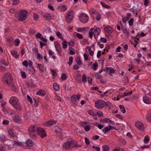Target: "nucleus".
I'll use <instances>...</instances> for the list:
<instances>
[{
  "label": "nucleus",
  "mask_w": 151,
  "mask_h": 151,
  "mask_svg": "<svg viewBox=\"0 0 151 151\" xmlns=\"http://www.w3.org/2000/svg\"><path fill=\"white\" fill-rule=\"evenodd\" d=\"M9 102L16 109L20 110L22 109V107L17 97H12L9 100Z\"/></svg>",
  "instance_id": "f257e3e1"
},
{
  "label": "nucleus",
  "mask_w": 151,
  "mask_h": 151,
  "mask_svg": "<svg viewBox=\"0 0 151 151\" xmlns=\"http://www.w3.org/2000/svg\"><path fill=\"white\" fill-rule=\"evenodd\" d=\"M63 147L66 149H70L74 147L77 148L79 146L77 144H75L74 141H69L65 142L63 145Z\"/></svg>",
  "instance_id": "f03ea898"
},
{
  "label": "nucleus",
  "mask_w": 151,
  "mask_h": 151,
  "mask_svg": "<svg viewBox=\"0 0 151 151\" xmlns=\"http://www.w3.org/2000/svg\"><path fill=\"white\" fill-rule=\"evenodd\" d=\"M13 80L10 73H8L4 75L2 81L4 83H6L8 85L13 83Z\"/></svg>",
  "instance_id": "7ed1b4c3"
},
{
  "label": "nucleus",
  "mask_w": 151,
  "mask_h": 151,
  "mask_svg": "<svg viewBox=\"0 0 151 151\" xmlns=\"http://www.w3.org/2000/svg\"><path fill=\"white\" fill-rule=\"evenodd\" d=\"M37 127L34 125H31L29 127L28 131L29 134L31 137L32 139H35L37 137V134H36V131H37Z\"/></svg>",
  "instance_id": "20e7f679"
},
{
  "label": "nucleus",
  "mask_w": 151,
  "mask_h": 151,
  "mask_svg": "<svg viewBox=\"0 0 151 151\" xmlns=\"http://www.w3.org/2000/svg\"><path fill=\"white\" fill-rule=\"evenodd\" d=\"M27 12L24 10H21L19 11L18 15L19 16V21H23L25 20L27 17Z\"/></svg>",
  "instance_id": "39448f33"
},
{
  "label": "nucleus",
  "mask_w": 151,
  "mask_h": 151,
  "mask_svg": "<svg viewBox=\"0 0 151 151\" xmlns=\"http://www.w3.org/2000/svg\"><path fill=\"white\" fill-rule=\"evenodd\" d=\"M81 96V95L79 93L77 94V95L75 94L73 95L71 97V102L74 105L77 104Z\"/></svg>",
  "instance_id": "423d86ee"
},
{
  "label": "nucleus",
  "mask_w": 151,
  "mask_h": 151,
  "mask_svg": "<svg viewBox=\"0 0 151 151\" xmlns=\"http://www.w3.org/2000/svg\"><path fill=\"white\" fill-rule=\"evenodd\" d=\"M106 103L104 101L102 100H99V101H95V107L98 109H101L103 107Z\"/></svg>",
  "instance_id": "0eeeda50"
},
{
  "label": "nucleus",
  "mask_w": 151,
  "mask_h": 151,
  "mask_svg": "<svg viewBox=\"0 0 151 151\" xmlns=\"http://www.w3.org/2000/svg\"><path fill=\"white\" fill-rule=\"evenodd\" d=\"M37 132L38 134L42 138L46 137L47 136L45 130L42 128L38 127Z\"/></svg>",
  "instance_id": "6e6552de"
},
{
  "label": "nucleus",
  "mask_w": 151,
  "mask_h": 151,
  "mask_svg": "<svg viewBox=\"0 0 151 151\" xmlns=\"http://www.w3.org/2000/svg\"><path fill=\"white\" fill-rule=\"evenodd\" d=\"M66 19L67 22L68 23H71L73 19V16L71 12H68L66 15Z\"/></svg>",
  "instance_id": "1a4fd4ad"
},
{
  "label": "nucleus",
  "mask_w": 151,
  "mask_h": 151,
  "mask_svg": "<svg viewBox=\"0 0 151 151\" xmlns=\"http://www.w3.org/2000/svg\"><path fill=\"white\" fill-rule=\"evenodd\" d=\"M82 78V81L84 83L85 82V74L84 73L83 76L79 74H78L75 77V79L78 82L81 83V79Z\"/></svg>",
  "instance_id": "9d476101"
},
{
  "label": "nucleus",
  "mask_w": 151,
  "mask_h": 151,
  "mask_svg": "<svg viewBox=\"0 0 151 151\" xmlns=\"http://www.w3.org/2000/svg\"><path fill=\"white\" fill-rule=\"evenodd\" d=\"M135 127L139 130L143 131L144 129V124L140 122H137L135 123Z\"/></svg>",
  "instance_id": "9b49d317"
},
{
  "label": "nucleus",
  "mask_w": 151,
  "mask_h": 151,
  "mask_svg": "<svg viewBox=\"0 0 151 151\" xmlns=\"http://www.w3.org/2000/svg\"><path fill=\"white\" fill-rule=\"evenodd\" d=\"M100 32L101 30L99 27H97L94 29L93 32V35L95 39H97L98 36L100 33Z\"/></svg>",
  "instance_id": "f8f14e48"
},
{
  "label": "nucleus",
  "mask_w": 151,
  "mask_h": 151,
  "mask_svg": "<svg viewBox=\"0 0 151 151\" xmlns=\"http://www.w3.org/2000/svg\"><path fill=\"white\" fill-rule=\"evenodd\" d=\"M55 45L56 51L59 53H61L62 52V48L59 44L57 42H56L55 43Z\"/></svg>",
  "instance_id": "ddd939ff"
},
{
  "label": "nucleus",
  "mask_w": 151,
  "mask_h": 151,
  "mask_svg": "<svg viewBox=\"0 0 151 151\" xmlns=\"http://www.w3.org/2000/svg\"><path fill=\"white\" fill-rule=\"evenodd\" d=\"M43 17L48 21L50 20L53 17L52 14L50 13H47L43 15Z\"/></svg>",
  "instance_id": "4468645a"
},
{
  "label": "nucleus",
  "mask_w": 151,
  "mask_h": 151,
  "mask_svg": "<svg viewBox=\"0 0 151 151\" xmlns=\"http://www.w3.org/2000/svg\"><path fill=\"white\" fill-rule=\"evenodd\" d=\"M56 121L53 120H50L47 121L44 123V125L45 126L48 127L50 125H52L53 124H55Z\"/></svg>",
  "instance_id": "2eb2a0df"
},
{
  "label": "nucleus",
  "mask_w": 151,
  "mask_h": 151,
  "mask_svg": "<svg viewBox=\"0 0 151 151\" xmlns=\"http://www.w3.org/2000/svg\"><path fill=\"white\" fill-rule=\"evenodd\" d=\"M143 101L145 103L147 104H151V99H150L149 97L146 96L143 97Z\"/></svg>",
  "instance_id": "dca6fc26"
},
{
  "label": "nucleus",
  "mask_w": 151,
  "mask_h": 151,
  "mask_svg": "<svg viewBox=\"0 0 151 151\" xmlns=\"http://www.w3.org/2000/svg\"><path fill=\"white\" fill-rule=\"evenodd\" d=\"M36 94L38 95L44 96L46 94V92L43 90H40L37 91Z\"/></svg>",
  "instance_id": "f3484780"
},
{
  "label": "nucleus",
  "mask_w": 151,
  "mask_h": 151,
  "mask_svg": "<svg viewBox=\"0 0 151 151\" xmlns=\"http://www.w3.org/2000/svg\"><path fill=\"white\" fill-rule=\"evenodd\" d=\"M11 54L16 59H18L19 57V55L16 51H13L11 52Z\"/></svg>",
  "instance_id": "a211bd4d"
},
{
  "label": "nucleus",
  "mask_w": 151,
  "mask_h": 151,
  "mask_svg": "<svg viewBox=\"0 0 151 151\" xmlns=\"http://www.w3.org/2000/svg\"><path fill=\"white\" fill-rule=\"evenodd\" d=\"M104 30L106 32L108 33H111L112 32V29L109 26H107L105 27Z\"/></svg>",
  "instance_id": "6ab92c4d"
},
{
  "label": "nucleus",
  "mask_w": 151,
  "mask_h": 151,
  "mask_svg": "<svg viewBox=\"0 0 151 151\" xmlns=\"http://www.w3.org/2000/svg\"><path fill=\"white\" fill-rule=\"evenodd\" d=\"M13 119L15 122H19L21 120V119L20 117L18 115L15 116L13 118Z\"/></svg>",
  "instance_id": "aec40b11"
},
{
  "label": "nucleus",
  "mask_w": 151,
  "mask_h": 151,
  "mask_svg": "<svg viewBox=\"0 0 151 151\" xmlns=\"http://www.w3.org/2000/svg\"><path fill=\"white\" fill-rule=\"evenodd\" d=\"M84 14L83 13H81L80 15L79 19L80 21L81 22L83 23H85V22L84 21Z\"/></svg>",
  "instance_id": "412c9836"
},
{
  "label": "nucleus",
  "mask_w": 151,
  "mask_h": 151,
  "mask_svg": "<svg viewBox=\"0 0 151 151\" xmlns=\"http://www.w3.org/2000/svg\"><path fill=\"white\" fill-rule=\"evenodd\" d=\"M102 148L103 151H108L109 150V147L107 145H103Z\"/></svg>",
  "instance_id": "4be33fe9"
},
{
  "label": "nucleus",
  "mask_w": 151,
  "mask_h": 151,
  "mask_svg": "<svg viewBox=\"0 0 151 151\" xmlns=\"http://www.w3.org/2000/svg\"><path fill=\"white\" fill-rule=\"evenodd\" d=\"M121 112L123 113H124L126 112V111L124 106L122 105H120L119 106Z\"/></svg>",
  "instance_id": "5701e85b"
},
{
  "label": "nucleus",
  "mask_w": 151,
  "mask_h": 151,
  "mask_svg": "<svg viewBox=\"0 0 151 151\" xmlns=\"http://www.w3.org/2000/svg\"><path fill=\"white\" fill-rule=\"evenodd\" d=\"M8 132L10 136L14 137L15 136V135L14 132L11 129H9L8 130Z\"/></svg>",
  "instance_id": "b1692460"
},
{
  "label": "nucleus",
  "mask_w": 151,
  "mask_h": 151,
  "mask_svg": "<svg viewBox=\"0 0 151 151\" xmlns=\"http://www.w3.org/2000/svg\"><path fill=\"white\" fill-rule=\"evenodd\" d=\"M53 87L54 89L56 91H58L59 90V86L58 84L55 83L53 84Z\"/></svg>",
  "instance_id": "393cba45"
},
{
  "label": "nucleus",
  "mask_w": 151,
  "mask_h": 151,
  "mask_svg": "<svg viewBox=\"0 0 151 151\" xmlns=\"http://www.w3.org/2000/svg\"><path fill=\"white\" fill-rule=\"evenodd\" d=\"M110 129L109 127V126H108L104 128L102 130V131L105 134L108 131H110Z\"/></svg>",
  "instance_id": "a878e982"
},
{
  "label": "nucleus",
  "mask_w": 151,
  "mask_h": 151,
  "mask_svg": "<svg viewBox=\"0 0 151 151\" xmlns=\"http://www.w3.org/2000/svg\"><path fill=\"white\" fill-rule=\"evenodd\" d=\"M26 143L27 144V145L28 146H32L33 145V142L32 141L29 140H28L26 142Z\"/></svg>",
  "instance_id": "bb28decb"
},
{
  "label": "nucleus",
  "mask_w": 151,
  "mask_h": 151,
  "mask_svg": "<svg viewBox=\"0 0 151 151\" xmlns=\"http://www.w3.org/2000/svg\"><path fill=\"white\" fill-rule=\"evenodd\" d=\"M34 19L36 21H37L39 19V15L36 13L33 14Z\"/></svg>",
  "instance_id": "cd10ccee"
},
{
  "label": "nucleus",
  "mask_w": 151,
  "mask_h": 151,
  "mask_svg": "<svg viewBox=\"0 0 151 151\" xmlns=\"http://www.w3.org/2000/svg\"><path fill=\"white\" fill-rule=\"evenodd\" d=\"M11 85L12 86L11 88L12 90L14 92H16L17 90V89L16 88V86L14 85H13L12 83H11V84L8 85V86H10Z\"/></svg>",
  "instance_id": "c85d7f7f"
},
{
  "label": "nucleus",
  "mask_w": 151,
  "mask_h": 151,
  "mask_svg": "<svg viewBox=\"0 0 151 151\" xmlns=\"http://www.w3.org/2000/svg\"><path fill=\"white\" fill-rule=\"evenodd\" d=\"M121 29H122V31H123V32L124 33H126V35H127L128 36H129V32L127 31L125 27H121Z\"/></svg>",
  "instance_id": "c756f323"
},
{
  "label": "nucleus",
  "mask_w": 151,
  "mask_h": 151,
  "mask_svg": "<svg viewBox=\"0 0 151 151\" xmlns=\"http://www.w3.org/2000/svg\"><path fill=\"white\" fill-rule=\"evenodd\" d=\"M150 140V138L148 136H145L144 139V142L145 144H147Z\"/></svg>",
  "instance_id": "7c9ffc66"
},
{
  "label": "nucleus",
  "mask_w": 151,
  "mask_h": 151,
  "mask_svg": "<svg viewBox=\"0 0 151 151\" xmlns=\"http://www.w3.org/2000/svg\"><path fill=\"white\" fill-rule=\"evenodd\" d=\"M100 3L102 6L105 7V8H107V9H109L111 8V6L109 5H106L105 3L103 2L102 1H101Z\"/></svg>",
  "instance_id": "2f4dec72"
},
{
  "label": "nucleus",
  "mask_w": 151,
  "mask_h": 151,
  "mask_svg": "<svg viewBox=\"0 0 151 151\" xmlns=\"http://www.w3.org/2000/svg\"><path fill=\"white\" fill-rule=\"evenodd\" d=\"M75 43V41L71 40L68 43V45L73 47Z\"/></svg>",
  "instance_id": "473e14b6"
},
{
  "label": "nucleus",
  "mask_w": 151,
  "mask_h": 151,
  "mask_svg": "<svg viewBox=\"0 0 151 151\" xmlns=\"http://www.w3.org/2000/svg\"><path fill=\"white\" fill-rule=\"evenodd\" d=\"M115 72V70L111 68L110 67V69H109V73L110 76L112 75V74L114 73Z\"/></svg>",
  "instance_id": "72a5a7b5"
},
{
  "label": "nucleus",
  "mask_w": 151,
  "mask_h": 151,
  "mask_svg": "<svg viewBox=\"0 0 151 151\" xmlns=\"http://www.w3.org/2000/svg\"><path fill=\"white\" fill-rule=\"evenodd\" d=\"M97 66L98 64L97 62H96L94 63L93 64L92 67L94 70H96L97 69Z\"/></svg>",
  "instance_id": "f704fd0d"
},
{
  "label": "nucleus",
  "mask_w": 151,
  "mask_h": 151,
  "mask_svg": "<svg viewBox=\"0 0 151 151\" xmlns=\"http://www.w3.org/2000/svg\"><path fill=\"white\" fill-rule=\"evenodd\" d=\"M61 78L62 80H66L67 76H66V74L65 73H63L62 74Z\"/></svg>",
  "instance_id": "c9c22d12"
},
{
  "label": "nucleus",
  "mask_w": 151,
  "mask_h": 151,
  "mask_svg": "<svg viewBox=\"0 0 151 151\" xmlns=\"http://www.w3.org/2000/svg\"><path fill=\"white\" fill-rule=\"evenodd\" d=\"M73 58L72 56L70 57L69 58V61L68 63L70 66L71 65L72 63L73 62Z\"/></svg>",
  "instance_id": "e433bc0d"
},
{
  "label": "nucleus",
  "mask_w": 151,
  "mask_h": 151,
  "mask_svg": "<svg viewBox=\"0 0 151 151\" xmlns=\"http://www.w3.org/2000/svg\"><path fill=\"white\" fill-rule=\"evenodd\" d=\"M20 43V41L19 39H16L14 42V45L16 46H18Z\"/></svg>",
  "instance_id": "4c0bfd02"
},
{
  "label": "nucleus",
  "mask_w": 151,
  "mask_h": 151,
  "mask_svg": "<svg viewBox=\"0 0 151 151\" xmlns=\"http://www.w3.org/2000/svg\"><path fill=\"white\" fill-rule=\"evenodd\" d=\"M69 52L70 55H74L75 54V52L71 50L72 49L73 50H74L73 48L71 47H70L69 48Z\"/></svg>",
  "instance_id": "58836bf2"
},
{
  "label": "nucleus",
  "mask_w": 151,
  "mask_h": 151,
  "mask_svg": "<svg viewBox=\"0 0 151 151\" xmlns=\"http://www.w3.org/2000/svg\"><path fill=\"white\" fill-rule=\"evenodd\" d=\"M67 42L66 40H65L62 43V45H63V49H65L67 47V45L66 44L67 43Z\"/></svg>",
  "instance_id": "ea45409f"
},
{
  "label": "nucleus",
  "mask_w": 151,
  "mask_h": 151,
  "mask_svg": "<svg viewBox=\"0 0 151 151\" xmlns=\"http://www.w3.org/2000/svg\"><path fill=\"white\" fill-rule=\"evenodd\" d=\"M75 60L76 61V62L78 64L80 65L81 64V62L79 57H78L77 59Z\"/></svg>",
  "instance_id": "a19ab883"
},
{
  "label": "nucleus",
  "mask_w": 151,
  "mask_h": 151,
  "mask_svg": "<svg viewBox=\"0 0 151 151\" xmlns=\"http://www.w3.org/2000/svg\"><path fill=\"white\" fill-rule=\"evenodd\" d=\"M15 145H18L19 146H22L23 145L22 143L21 142H19L18 141H13Z\"/></svg>",
  "instance_id": "79ce46f5"
},
{
  "label": "nucleus",
  "mask_w": 151,
  "mask_h": 151,
  "mask_svg": "<svg viewBox=\"0 0 151 151\" xmlns=\"http://www.w3.org/2000/svg\"><path fill=\"white\" fill-rule=\"evenodd\" d=\"M88 51L90 55L92 56L94 54V52L91 50V47L88 48Z\"/></svg>",
  "instance_id": "37998d69"
},
{
  "label": "nucleus",
  "mask_w": 151,
  "mask_h": 151,
  "mask_svg": "<svg viewBox=\"0 0 151 151\" xmlns=\"http://www.w3.org/2000/svg\"><path fill=\"white\" fill-rule=\"evenodd\" d=\"M134 22V19L133 18H131L129 21L128 23L130 26H132Z\"/></svg>",
  "instance_id": "c03bdc74"
},
{
  "label": "nucleus",
  "mask_w": 151,
  "mask_h": 151,
  "mask_svg": "<svg viewBox=\"0 0 151 151\" xmlns=\"http://www.w3.org/2000/svg\"><path fill=\"white\" fill-rule=\"evenodd\" d=\"M96 14H97L96 17V19L98 21H99L100 20V19L101 18V16L100 14H98V13Z\"/></svg>",
  "instance_id": "a18cd8bd"
},
{
  "label": "nucleus",
  "mask_w": 151,
  "mask_h": 151,
  "mask_svg": "<svg viewBox=\"0 0 151 151\" xmlns=\"http://www.w3.org/2000/svg\"><path fill=\"white\" fill-rule=\"evenodd\" d=\"M5 139V137L4 135H2L0 136V141L3 142L4 141Z\"/></svg>",
  "instance_id": "49530a36"
},
{
  "label": "nucleus",
  "mask_w": 151,
  "mask_h": 151,
  "mask_svg": "<svg viewBox=\"0 0 151 151\" xmlns=\"http://www.w3.org/2000/svg\"><path fill=\"white\" fill-rule=\"evenodd\" d=\"M21 73L22 74V77L23 78H25L27 76L26 73L25 72H23V71H22L21 72Z\"/></svg>",
  "instance_id": "de8ad7c7"
},
{
  "label": "nucleus",
  "mask_w": 151,
  "mask_h": 151,
  "mask_svg": "<svg viewBox=\"0 0 151 151\" xmlns=\"http://www.w3.org/2000/svg\"><path fill=\"white\" fill-rule=\"evenodd\" d=\"M27 100L29 101H30L31 104H32L33 103V101L31 98L30 97L29 95H27Z\"/></svg>",
  "instance_id": "09e8293b"
},
{
  "label": "nucleus",
  "mask_w": 151,
  "mask_h": 151,
  "mask_svg": "<svg viewBox=\"0 0 151 151\" xmlns=\"http://www.w3.org/2000/svg\"><path fill=\"white\" fill-rule=\"evenodd\" d=\"M95 76L96 78L98 79H100L101 78V75L99 73H96V74L95 75Z\"/></svg>",
  "instance_id": "8fccbe9b"
},
{
  "label": "nucleus",
  "mask_w": 151,
  "mask_h": 151,
  "mask_svg": "<svg viewBox=\"0 0 151 151\" xmlns=\"http://www.w3.org/2000/svg\"><path fill=\"white\" fill-rule=\"evenodd\" d=\"M129 10L130 11L132 12L133 14H135L136 15L137 14V12H136L135 10L132 8L129 9Z\"/></svg>",
  "instance_id": "3c124183"
},
{
  "label": "nucleus",
  "mask_w": 151,
  "mask_h": 151,
  "mask_svg": "<svg viewBox=\"0 0 151 151\" xmlns=\"http://www.w3.org/2000/svg\"><path fill=\"white\" fill-rule=\"evenodd\" d=\"M22 64L25 67H27L28 65V63L26 60H24L22 62Z\"/></svg>",
  "instance_id": "603ef678"
},
{
  "label": "nucleus",
  "mask_w": 151,
  "mask_h": 151,
  "mask_svg": "<svg viewBox=\"0 0 151 151\" xmlns=\"http://www.w3.org/2000/svg\"><path fill=\"white\" fill-rule=\"evenodd\" d=\"M90 12L91 13H92L93 14H97L98 12L93 9H91L90 10Z\"/></svg>",
  "instance_id": "864d4df0"
},
{
  "label": "nucleus",
  "mask_w": 151,
  "mask_h": 151,
  "mask_svg": "<svg viewBox=\"0 0 151 151\" xmlns=\"http://www.w3.org/2000/svg\"><path fill=\"white\" fill-rule=\"evenodd\" d=\"M88 113L90 115H91L93 116H95L94 114V112L92 110H89L88 111Z\"/></svg>",
  "instance_id": "5fc2aeb1"
},
{
  "label": "nucleus",
  "mask_w": 151,
  "mask_h": 151,
  "mask_svg": "<svg viewBox=\"0 0 151 151\" xmlns=\"http://www.w3.org/2000/svg\"><path fill=\"white\" fill-rule=\"evenodd\" d=\"M92 79L91 77H88V82L89 84H92Z\"/></svg>",
  "instance_id": "6e6d98bb"
},
{
  "label": "nucleus",
  "mask_w": 151,
  "mask_h": 151,
  "mask_svg": "<svg viewBox=\"0 0 151 151\" xmlns=\"http://www.w3.org/2000/svg\"><path fill=\"white\" fill-rule=\"evenodd\" d=\"M27 84L28 86L29 87H31V88L35 87V86H36V85H32L29 83H27Z\"/></svg>",
  "instance_id": "4d7b16f0"
},
{
  "label": "nucleus",
  "mask_w": 151,
  "mask_h": 151,
  "mask_svg": "<svg viewBox=\"0 0 151 151\" xmlns=\"http://www.w3.org/2000/svg\"><path fill=\"white\" fill-rule=\"evenodd\" d=\"M104 122H106L108 123H109V121H110V120L107 118H105L103 119Z\"/></svg>",
  "instance_id": "13d9d810"
},
{
  "label": "nucleus",
  "mask_w": 151,
  "mask_h": 151,
  "mask_svg": "<svg viewBox=\"0 0 151 151\" xmlns=\"http://www.w3.org/2000/svg\"><path fill=\"white\" fill-rule=\"evenodd\" d=\"M42 35L40 33H37L36 35V37L37 38L40 39L42 36H41Z\"/></svg>",
  "instance_id": "bf43d9fd"
},
{
  "label": "nucleus",
  "mask_w": 151,
  "mask_h": 151,
  "mask_svg": "<svg viewBox=\"0 0 151 151\" xmlns=\"http://www.w3.org/2000/svg\"><path fill=\"white\" fill-rule=\"evenodd\" d=\"M109 92L108 91H107L106 92H105L103 94H102L100 95V96L101 97H103L104 96H108V95H106V94L108 93Z\"/></svg>",
  "instance_id": "052dcab7"
},
{
  "label": "nucleus",
  "mask_w": 151,
  "mask_h": 151,
  "mask_svg": "<svg viewBox=\"0 0 151 151\" xmlns=\"http://www.w3.org/2000/svg\"><path fill=\"white\" fill-rule=\"evenodd\" d=\"M101 41L104 43H106L107 42V39L105 38L101 37Z\"/></svg>",
  "instance_id": "680f3d73"
},
{
  "label": "nucleus",
  "mask_w": 151,
  "mask_h": 151,
  "mask_svg": "<svg viewBox=\"0 0 151 151\" xmlns=\"http://www.w3.org/2000/svg\"><path fill=\"white\" fill-rule=\"evenodd\" d=\"M90 125H86V132H88L90 130Z\"/></svg>",
  "instance_id": "e2e57ef3"
},
{
  "label": "nucleus",
  "mask_w": 151,
  "mask_h": 151,
  "mask_svg": "<svg viewBox=\"0 0 151 151\" xmlns=\"http://www.w3.org/2000/svg\"><path fill=\"white\" fill-rule=\"evenodd\" d=\"M50 71L52 73V75L54 76H55V74H56L57 73L55 71V70H53L52 69H50Z\"/></svg>",
  "instance_id": "0e129e2a"
},
{
  "label": "nucleus",
  "mask_w": 151,
  "mask_h": 151,
  "mask_svg": "<svg viewBox=\"0 0 151 151\" xmlns=\"http://www.w3.org/2000/svg\"><path fill=\"white\" fill-rule=\"evenodd\" d=\"M147 119L149 122H151V115H148L146 116Z\"/></svg>",
  "instance_id": "69168bd1"
},
{
  "label": "nucleus",
  "mask_w": 151,
  "mask_h": 151,
  "mask_svg": "<svg viewBox=\"0 0 151 151\" xmlns=\"http://www.w3.org/2000/svg\"><path fill=\"white\" fill-rule=\"evenodd\" d=\"M76 36L78 38L80 39L83 38V37L82 35L80 33H77L76 34Z\"/></svg>",
  "instance_id": "338daca9"
},
{
  "label": "nucleus",
  "mask_w": 151,
  "mask_h": 151,
  "mask_svg": "<svg viewBox=\"0 0 151 151\" xmlns=\"http://www.w3.org/2000/svg\"><path fill=\"white\" fill-rule=\"evenodd\" d=\"M79 68V66L77 64L75 65L73 67V69L74 70H76L78 69Z\"/></svg>",
  "instance_id": "774afa93"
}]
</instances>
